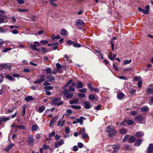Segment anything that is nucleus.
<instances>
[{
    "mask_svg": "<svg viewBox=\"0 0 153 153\" xmlns=\"http://www.w3.org/2000/svg\"><path fill=\"white\" fill-rule=\"evenodd\" d=\"M69 90L67 89H64L63 91V94L67 98H70L73 97V95L71 93H68Z\"/></svg>",
    "mask_w": 153,
    "mask_h": 153,
    "instance_id": "obj_4",
    "label": "nucleus"
},
{
    "mask_svg": "<svg viewBox=\"0 0 153 153\" xmlns=\"http://www.w3.org/2000/svg\"><path fill=\"white\" fill-rule=\"evenodd\" d=\"M146 92L148 93L152 94H153V88H149L147 90Z\"/></svg>",
    "mask_w": 153,
    "mask_h": 153,
    "instance_id": "obj_40",
    "label": "nucleus"
},
{
    "mask_svg": "<svg viewBox=\"0 0 153 153\" xmlns=\"http://www.w3.org/2000/svg\"><path fill=\"white\" fill-rule=\"evenodd\" d=\"M78 96L79 97L84 98L85 96V95L83 94L80 93L78 94Z\"/></svg>",
    "mask_w": 153,
    "mask_h": 153,
    "instance_id": "obj_54",
    "label": "nucleus"
},
{
    "mask_svg": "<svg viewBox=\"0 0 153 153\" xmlns=\"http://www.w3.org/2000/svg\"><path fill=\"white\" fill-rule=\"evenodd\" d=\"M135 135L136 137L140 138L144 136V133L142 131H138L135 133Z\"/></svg>",
    "mask_w": 153,
    "mask_h": 153,
    "instance_id": "obj_16",
    "label": "nucleus"
},
{
    "mask_svg": "<svg viewBox=\"0 0 153 153\" xmlns=\"http://www.w3.org/2000/svg\"><path fill=\"white\" fill-rule=\"evenodd\" d=\"M149 109V108L147 106L142 107L140 109L143 112L147 111H148Z\"/></svg>",
    "mask_w": 153,
    "mask_h": 153,
    "instance_id": "obj_36",
    "label": "nucleus"
},
{
    "mask_svg": "<svg viewBox=\"0 0 153 153\" xmlns=\"http://www.w3.org/2000/svg\"><path fill=\"white\" fill-rule=\"evenodd\" d=\"M33 98L32 96H27L25 98V100L27 102L33 100Z\"/></svg>",
    "mask_w": 153,
    "mask_h": 153,
    "instance_id": "obj_21",
    "label": "nucleus"
},
{
    "mask_svg": "<svg viewBox=\"0 0 153 153\" xmlns=\"http://www.w3.org/2000/svg\"><path fill=\"white\" fill-rule=\"evenodd\" d=\"M56 1V0H50L49 3L51 5L54 7H56L57 5V4L55 3Z\"/></svg>",
    "mask_w": 153,
    "mask_h": 153,
    "instance_id": "obj_24",
    "label": "nucleus"
},
{
    "mask_svg": "<svg viewBox=\"0 0 153 153\" xmlns=\"http://www.w3.org/2000/svg\"><path fill=\"white\" fill-rule=\"evenodd\" d=\"M129 136L128 135H125L123 139V142H124L126 141L127 139L129 137Z\"/></svg>",
    "mask_w": 153,
    "mask_h": 153,
    "instance_id": "obj_50",
    "label": "nucleus"
},
{
    "mask_svg": "<svg viewBox=\"0 0 153 153\" xmlns=\"http://www.w3.org/2000/svg\"><path fill=\"white\" fill-rule=\"evenodd\" d=\"M65 131L66 133L67 134H68L70 132V128L68 127H66L65 128Z\"/></svg>",
    "mask_w": 153,
    "mask_h": 153,
    "instance_id": "obj_59",
    "label": "nucleus"
},
{
    "mask_svg": "<svg viewBox=\"0 0 153 153\" xmlns=\"http://www.w3.org/2000/svg\"><path fill=\"white\" fill-rule=\"evenodd\" d=\"M58 45H59V44H56V45H53L52 46H53L52 47L53 48V49L54 50L56 49L58 47Z\"/></svg>",
    "mask_w": 153,
    "mask_h": 153,
    "instance_id": "obj_56",
    "label": "nucleus"
},
{
    "mask_svg": "<svg viewBox=\"0 0 153 153\" xmlns=\"http://www.w3.org/2000/svg\"><path fill=\"white\" fill-rule=\"evenodd\" d=\"M27 106L26 105H24L23 107L22 108V115L23 116H24L25 115V112H26V108L27 107Z\"/></svg>",
    "mask_w": 153,
    "mask_h": 153,
    "instance_id": "obj_28",
    "label": "nucleus"
},
{
    "mask_svg": "<svg viewBox=\"0 0 153 153\" xmlns=\"http://www.w3.org/2000/svg\"><path fill=\"white\" fill-rule=\"evenodd\" d=\"M78 100L76 99L70 101H69V103L71 105L74 104H76L78 103Z\"/></svg>",
    "mask_w": 153,
    "mask_h": 153,
    "instance_id": "obj_23",
    "label": "nucleus"
},
{
    "mask_svg": "<svg viewBox=\"0 0 153 153\" xmlns=\"http://www.w3.org/2000/svg\"><path fill=\"white\" fill-rule=\"evenodd\" d=\"M112 148L113 150L112 152V153H116L119 149V146L118 145H114L113 146Z\"/></svg>",
    "mask_w": 153,
    "mask_h": 153,
    "instance_id": "obj_13",
    "label": "nucleus"
},
{
    "mask_svg": "<svg viewBox=\"0 0 153 153\" xmlns=\"http://www.w3.org/2000/svg\"><path fill=\"white\" fill-rule=\"evenodd\" d=\"M45 76L43 75H41L40 76V79H37L33 83L34 84L40 83L42 82L45 80Z\"/></svg>",
    "mask_w": 153,
    "mask_h": 153,
    "instance_id": "obj_6",
    "label": "nucleus"
},
{
    "mask_svg": "<svg viewBox=\"0 0 153 153\" xmlns=\"http://www.w3.org/2000/svg\"><path fill=\"white\" fill-rule=\"evenodd\" d=\"M4 43V41L2 39H0V48L3 47V45Z\"/></svg>",
    "mask_w": 153,
    "mask_h": 153,
    "instance_id": "obj_57",
    "label": "nucleus"
},
{
    "mask_svg": "<svg viewBox=\"0 0 153 153\" xmlns=\"http://www.w3.org/2000/svg\"><path fill=\"white\" fill-rule=\"evenodd\" d=\"M71 107L73 109L76 110H79L81 108V107L80 105L76 106L75 105H72Z\"/></svg>",
    "mask_w": 153,
    "mask_h": 153,
    "instance_id": "obj_32",
    "label": "nucleus"
},
{
    "mask_svg": "<svg viewBox=\"0 0 153 153\" xmlns=\"http://www.w3.org/2000/svg\"><path fill=\"white\" fill-rule=\"evenodd\" d=\"M61 100V98H55L51 101V103L53 105H56L57 104V102L60 101Z\"/></svg>",
    "mask_w": 153,
    "mask_h": 153,
    "instance_id": "obj_14",
    "label": "nucleus"
},
{
    "mask_svg": "<svg viewBox=\"0 0 153 153\" xmlns=\"http://www.w3.org/2000/svg\"><path fill=\"white\" fill-rule=\"evenodd\" d=\"M66 42L69 45H71V44L73 45V44L74 43V42L71 40H68L66 41Z\"/></svg>",
    "mask_w": 153,
    "mask_h": 153,
    "instance_id": "obj_55",
    "label": "nucleus"
},
{
    "mask_svg": "<svg viewBox=\"0 0 153 153\" xmlns=\"http://www.w3.org/2000/svg\"><path fill=\"white\" fill-rule=\"evenodd\" d=\"M28 144L32 146L33 145L34 143V139L33 136L31 135L29 136V139L27 141Z\"/></svg>",
    "mask_w": 153,
    "mask_h": 153,
    "instance_id": "obj_9",
    "label": "nucleus"
},
{
    "mask_svg": "<svg viewBox=\"0 0 153 153\" xmlns=\"http://www.w3.org/2000/svg\"><path fill=\"white\" fill-rule=\"evenodd\" d=\"M85 119V118L83 117H81L77 119L74 121L73 123L74 124H76L78 123H79L80 125L82 124L84 120Z\"/></svg>",
    "mask_w": 153,
    "mask_h": 153,
    "instance_id": "obj_7",
    "label": "nucleus"
},
{
    "mask_svg": "<svg viewBox=\"0 0 153 153\" xmlns=\"http://www.w3.org/2000/svg\"><path fill=\"white\" fill-rule=\"evenodd\" d=\"M55 134V132L53 131L49 134V136L50 137H52L54 136V135Z\"/></svg>",
    "mask_w": 153,
    "mask_h": 153,
    "instance_id": "obj_63",
    "label": "nucleus"
},
{
    "mask_svg": "<svg viewBox=\"0 0 153 153\" xmlns=\"http://www.w3.org/2000/svg\"><path fill=\"white\" fill-rule=\"evenodd\" d=\"M33 43L34 44L33 45H32L31 44H30V47L33 49L35 51H39L40 49L37 48V47H39L40 45V44L39 42L36 41L34 42Z\"/></svg>",
    "mask_w": 153,
    "mask_h": 153,
    "instance_id": "obj_3",
    "label": "nucleus"
},
{
    "mask_svg": "<svg viewBox=\"0 0 153 153\" xmlns=\"http://www.w3.org/2000/svg\"><path fill=\"white\" fill-rule=\"evenodd\" d=\"M145 12H146V14H148V11L149 9V5H146L145 7Z\"/></svg>",
    "mask_w": 153,
    "mask_h": 153,
    "instance_id": "obj_43",
    "label": "nucleus"
},
{
    "mask_svg": "<svg viewBox=\"0 0 153 153\" xmlns=\"http://www.w3.org/2000/svg\"><path fill=\"white\" fill-rule=\"evenodd\" d=\"M135 140V137L133 136L131 137L129 139L128 142L129 143H132L134 142Z\"/></svg>",
    "mask_w": 153,
    "mask_h": 153,
    "instance_id": "obj_33",
    "label": "nucleus"
},
{
    "mask_svg": "<svg viewBox=\"0 0 153 153\" xmlns=\"http://www.w3.org/2000/svg\"><path fill=\"white\" fill-rule=\"evenodd\" d=\"M124 94L122 92L118 93L117 95V97L118 99L121 100L123 98Z\"/></svg>",
    "mask_w": 153,
    "mask_h": 153,
    "instance_id": "obj_22",
    "label": "nucleus"
},
{
    "mask_svg": "<svg viewBox=\"0 0 153 153\" xmlns=\"http://www.w3.org/2000/svg\"><path fill=\"white\" fill-rule=\"evenodd\" d=\"M9 120V117H2L0 120V124L2 122L8 120Z\"/></svg>",
    "mask_w": 153,
    "mask_h": 153,
    "instance_id": "obj_30",
    "label": "nucleus"
},
{
    "mask_svg": "<svg viewBox=\"0 0 153 153\" xmlns=\"http://www.w3.org/2000/svg\"><path fill=\"white\" fill-rule=\"evenodd\" d=\"M119 78L121 79L126 80L127 79V78L124 76H120L119 77Z\"/></svg>",
    "mask_w": 153,
    "mask_h": 153,
    "instance_id": "obj_61",
    "label": "nucleus"
},
{
    "mask_svg": "<svg viewBox=\"0 0 153 153\" xmlns=\"http://www.w3.org/2000/svg\"><path fill=\"white\" fill-rule=\"evenodd\" d=\"M135 121L139 123H144L145 122L143 120V117L141 115L137 116L135 119Z\"/></svg>",
    "mask_w": 153,
    "mask_h": 153,
    "instance_id": "obj_8",
    "label": "nucleus"
},
{
    "mask_svg": "<svg viewBox=\"0 0 153 153\" xmlns=\"http://www.w3.org/2000/svg\"><path fill=\"white\" fill-rule=\"evenodd\" d=\"M17 1L18 3L20 4H23L25 3V1L23 0H17Z\"/></svg>",
    "mask_w": 153,
    "mask_h": 153,
    "instance_id": "obj_51",
    "label": "nucleus"
},
{
    "mask_svg": "<svg viewBox=\"0 0 153 153\" xmlns=\"http://www.w3.org/2000/svg\"><path fill=\"white\" fill-rule=\"evenodd\" d=\"M78 145L79 147L80 148H82L83 146V144L80 142H79L78 143Z\"/></svg>",
    "mask_w": 153,
    "mask_h": 153,
    "instance_id": "obj_58",
    "label": "nucleus"
},
{
    "mask_svg": "<svg viewBox=\"0 0 153 153\" xmlns=\"http://www.w3.org/2000/svg\"><path fill=\"white\" fill-rule=\"evenodd\" d=\"M45 109V108L44 106H42L39 108L38 111L40 113H41L44 111Z\"/></svg>",
    "mask_w": 153,
    "mask_h": 153,
    "instance_id": "obj_37",
    "label": "nucleus"
},
{
    "mask_svg": "<svg viewBox=\"0 0 153 153\" xmlns=\"http://www.w3.org/2000/svg\"><path fill=\"white\" fill-rule=\"evenodd\" d=\"M0 67L2 69H10L11 68V65L10 64H1Z\"/></svg>",
    "mask_w": 153,
    "mask_h": 153,
    "instance_id": "obj_10",
    "label": "nucleus"
},
{
    "mask_svg": "<svg viewBox=\"0 0 153 153\" xmlns=\"http://www.w3.org/2000/svg\"><path fill=\"white\" fill-rule=\"evenodd\" d=\"M60 33L61 34L62 36L65 35L68 33L67 30L64 29H62L60 30Z\"/></svg>",
    "mask_w": 153,
    "mask_h": 153,
    "instance_id": "obj_26",
    "label": "nucleus"
},
{
    "mask_svg": "<svg viewBox=\"0 0 153 153\" xmlns=\"http://www.w3.org/2000/svg\"><path fill=\"white\" fill-rule=\"evenodd\" d=\"M5 77L6 78L11 81H15L16 80L15 78H13L12 76L10 75H6Z\"/></svg>",
    "mask_w": 153,
    "mask_h": 153,
    "instance_id": "obj_25",
    "label": "nucleus"
},
{
    "mask_svg": "<svg viewBox=\"0 0 153 153\" xmlns=\"http://www.w3.org/2000/svg\"><path fill=\"white\" fill-rule=\"evenodd\" d=\"M73 46L75 48H80L81 47V45L78 43H74Z\"/></svg>",
    "mask_w": 153,
    "mask_h": 153,
    "instance_id": "obj_47",
    "label": "nucleus"
},
{
    "mask_svg": "<svg viewBox=\"0 0 153 153\" xmlns=\"http://www.w3.org/2000/svg\"><path fill=\"white\" fill-rule=\"evenodd\" d=\"M72 111L70 109H68L67 110L66 112L67 113V114H64L63 115V116H64V115L66 116H68L70 115L72 113Z\"/></svg>",
    "mask_w": 153,
    "mask_h": 153,
    "instance_id": "obj_35",
    "label": "nucleus"
},
{
    "mask_svg": "<svg viewBox=\"0 0 153 153\" xmlns=\"http://www.w3.org/2000/svg\"><path fill=\"white\" fill-rule=\"evenodd\" d=\"M47 79L48 81L51 82L55 80V78L52 75H50L47 76Z\"/></svg>",
    "mask_w": 153,
    "mask_h": 153,
    "instance_id": "obj_17",
    "label": "nucleus"
},
{
    "mask_svg": "<svg viewBox=\"0 0 153 153\" xmlns=\"http://www.w3.org/2000/svg\"><path fill=\"white\" fill-rule=\"evenodd\" d=\"M86 88H84L82 89H79V91L81 92H85L86 91Z\"/></svg>",
    "mask_w": 153,
    "mask_h": 153,
    "instance_id": "obj_62",
    "label": "nucleus"
},
{
    "mask_svg": "<svg viewBox=\"0 0 153 153\" xmlns=\"http://www.w3.org/2000/svg\"><path fill=\"white\" fill-rule=\"evenodd\" d=\"M76 25L78 28L81 29L84 27V23L82 20L80 19H79L77 21Z\"/></svg>",
    "mask_w": 153,
    "mask_h": 153,
    "instance_id": "obj_5",
    "label": "nucleus"
},
{
    "mask_svg": "<svg viewBox=\"0 0 153 153\" xmlns=\"http://www.w3.org/2000/svg\"><path fill=\"white\" fill-rule=\"evenodd\" d=\"M64 143V141L63 140H61L59 141L55 142V147L57 148L60 146L62 145Z\"/></svg>",
    "mask_w": 153,
    "mask_h": 153,
    "instance_id": "obj_11",
    "label": "nucleus"
},
{
    "mask_svg": "<svg viewBox=\"0 0 153 153\" xmlns=\"http://www.w3.org/2000/svg\"><path fill=\"white\" fill-rule=\"evenodd\" d=\"M141 143V140L140 139H138L135 143V145L139 146Z\"/></svg>",
    "mask_w": 153,
    "mask_h": 153,
    "instance_id": "obj_31",
    "label": "nucleus"
},
{
    "mask_svg": "<svg viewBox=\"0 0 153 153\" xmlns=\"http://www.w3.org/2000/svg\"><path fill=\"white\" fill-rule=\"evenodd\" d=\"M131 60L130 59L129 60H126L124 61L123 63L125 65H126L130 63L131 62Z\"/></svg>",
    "mask_w": 153,
    "mask_h": 153,
    "instance_id": "obj_45",
    "label": "nucleus"
},
{
    "mask_svg": "<svg viewBox=\"0 0 153 153\" xmlns=\"http://www.w3.org/2000/svg\"><path fill=\"white\" fill-rule=\"evenodd\" d=\"M126 131L127 130L125 128L121 129L120 131V133L121 134H125L126 133Z\"/></svg>",
    "mask_w": 153,
    "mask_h": 153,
    "instance_id": "obj_48",
    "label": "nucleus"
},
{
    "mask_svg": "<svg viewBox=\"0 0 153 153\" xmlns=\"http://www.w3.org/2000/svg\"><path fill=\"white\" fill-rule=\"evenodd\" d=\"M88 98L91 101H93L95 99V98L94 95L93 94H91L89 95Z\"/></svg>",
    "mask_w": 153,
    "mask_h": 153,
    "instance_id": "obj_39",
    "label": "nucleus"
},
{
    "mask_svg": "<svg viewBox=\"0 0 153 153\" xmlns=\"http://www.w3.org/2000/svg\"><path fill=\"white\" fill-rule=\"evenodd\" d=\"M153 151V144L150 143L149 144V146L148 149V153H150Z\"/></svg>",
    "mask_w": 153,
    "mask_h": 153,
    "instance_id": "obj_19",
    "label": "nucleus"
},
{
    "mask_svg": "<svg viewBox=\"0 0 153 153\" xmlns=\"http://www.w3.org/2000/svg\"><path fill=\"white\" fill-rule=\"evenodd\" d=\"M18 128L20 129H22L23 130H26L25 127L23 125H20L18 126Z\"/></svg>",
    "mask_w": 153,
    "mask_h": 153,
    "instance_id": "obj_46",
    "label": "nucleus"
},
{
    "mask_svg": "<svg viewBox=\"0 0 153 153\" xmlns=\"http://www.w3.org/2000/svg\"><path fill=\"white\" fill-rule=\"evenodd\" d=\"M58 118V116L56 115L52 119L50 123V127H51L53 125V124L56 121Z\"/></svg>",
    "mask_w": 153,
    "mask_h": 153,
    "instance_id": "obj_12",
    "label": "nucleus"
},
{
    "mask_svg": "<svg viewBox=\"0 0 153 153\" xmlns=\"http://www.w3.org/2000/svg\"><path fill=\"white\" fill-rule=\"evenodd\" d=\"M14 146L13 143H11L8 145L5 148V150L6 152L9 151Z\"/></svg>",
    "mask_w": 153,
    "mask_h": 153,
    "instance_id": "obj_20",
    "label": "nucleus"
},
{
    "mask_svg": "<svg viewBox=\"0 0 153 153\" xmlns=\"http://www.w3.org/2000/svg\"><path fill=\"white\" fill-rule=\"evenodd\" d=\"M65 122V120H62V119H61L58 122L57 126H61V127H62L64 125Z\"/></svg>",
    "mask_w": 153,
    "mask_h": 153,
    "instance_id": "obj_18",
    "label": "nucleus"
},
{
    "mask_svg": "<svg viewBox=\"0 0 153 153\" xmlns=\"http://www.w3.org/2000/svg\"><path fill=\"white\" fill-rule=\"evenodd\" d=\"M106 131L108 135L110 137H112L117 133V131L114 129V127L112 126H108Z\"/></svg>",
    "mask_w": 153,
    "mask_h": 153,
    "instance_id": "obj_1",
    "label": "nucleus"
},
{
    "mask_svg": "<svg viewBox=\"0 0 153 153\" xmlns=\"http://www.w3.org/2000/svg\"><path fill=\"white\" fill-rule=\"evenodd\" d=\"M69 92H72L75 91V89L73 86H69Z\"/></svg>",
    "mask_w": 153,
    "mask_h": 153,
    "instance_id": "obj_44",
    "label": "nucleus"
},
{
    "mask_svg": "<svg viewBox=\"0 0 153 153\" xmlns=\"http://www.w3.org/2000/svg\"><path fill=\"white\" fill-rule=\"evenodd\" d=\"M40 42L41 43L44 44H47L48 43V42L47 40H42Z\"/></svg>",
    "mask_w": 153,
    "mask_h": 153,
    "instance_id": "obj_64",
    "label": "nucleus"
},
{
    "mask_svg": "<svg viewBox=\"0 0 153 153\" xmlns=\"http://www.w3.org/2000/svg\"><path fill=\"white\" fill-rule=\"evenodd\" d=\"M128 124L129 125H131L133 124L134 121L131 120H128L127 121Z\"/></svg>",
    "mask_w": 153,
    "mask_h": 153,
    "instance_id": "obj_49",
    "label": "nucleus"
},
{
    "mask_svg": "<svg viewBox=\"0 0 153 153\" xmlns=\"http://www.w3.org/2000/svg\"><path fill=\"white\" fill-rule=\"evenodd\" d=\"M79 134L82 135V138L84 139L88 137V134L85 133V129L84 128H82L81 130L79 131Z\"/></svg>",
    "mask_w": 153,
    "mask_h": 153,
    "instance_id": "obj_2",
    "label": "nucleus"
},
{
    "mask_svg": "<svg viewBox=\"0 0 153 153\" xmlns=\"http://www.w3.org/2000/svg\"><path fill=\"white\" fill-rule=\"evenodd\" d=\"M92 85V84L91 83H89L88 85V87L89 88L90 90L91 91H93V88L91 86Z\"/></svg>",
    "mask_w": 153,
    "mask_h": 153,
    "instance_id": "obj_52",
    "label": "nucleus"
},
{
    "mask_svg": "<svg viewBox=\"0 0 153 153\" xmlns=\"http://www.w3.org/2000/svg\"><path fill=\"white\" fill-rule=\"evenodd\" d=\"M132 70V68H125L123 69V71L126 72V71H130Z\"/></svg>",
    "mask_w": 153,
    "mask_h": 153,
    "instance_id": "obj_53",
    "label": "nucleus"
},
{
    "mask_svg": "<svg viewBox=\"0 0 153 153\" xmlns=\"http://www.w3.org/2000/svg\"><path fill=\"white\" fill-rule=\"evenodd\" d=\"M84 104L85 106V108L86 109H88L90 108L91 104L88 101L84 102Z\"/></svg>",
    "mask_w": 153,
    "mask_h": 153,
    "instance_id": "obj_15",
    "label": "nucleus"
},
{
    "mask_svg": "<svg viewBox=\"0 0 153 153\" xmlns=\"http://www.w3.org/2000/svg\"><path fill=\"white\" fill-rule=\"evenodd\" d=\"M71 82V80H69L66 83V84L65 85H64V86L63 87V89H64V90L66 89V88L68 86L69 84Z\"/></svg>",
    "mask_w": 153,
    "mask_h": 153,
    "instance_id": "obj_34",
    "label": "nucleus"
},
{
    "mask_svg": "<svg viewBox=\"0 0 153 153\" xmlns=\"http://www.w3.org/2000/svg\"><path fill=\"white\" fill-rule=\"evenodd\" d=\"M138 86L139 88H140L142 86V82L141 81H139L138 82Z\"/></svg>",
    "mask_w": 153,
    "mask_h": 153,
    "instance_id": "obj_60",
    "label": "nucleus"
},
{
    "mask_svg": "<svg viewBox=\"0 0 153 153\" xmlns=\"http://www.w3.org/2000/svg\"><path fill=\"white\" fill-rule=\"evenodd\" d=\"M17 10L20 12H23L28 11H29V10L28 9H18Z\"/></svg>",
    "mask_w": 153,
    "mask_h": 153,
    "instance_id": "obj_41",
    "label": "nucleus"
},
{
    "mask_svg": "<svg viewBox=\"0 0 153 153\" xmlns=\"http://www.w3.org/2000/svg\"><path fill=\"white\" fill-rule=\"evenodd\" d=\"M138 10L141 12L142 13H144V14H146V12H145V10H144V9H142L141 7H139L138 8Z\"/></svg>",
    "mask_w": 153,
    "mask_h": 153,
    "instance_id": "obj_42",
    "label": "nucleus"
},
{
    "mask_svg": "<svg viewBox=\"0 0 153 153\" xmlns=\"http://www.w3.org/2000/svg\"><path fill=\"white\" fill-rule=\"evenodd\" d=\"M47 74H51V68H46L44 70Z\"/></svg>",
    "mask_w": 153,
    "mask_h": 153,
    "instance_id": "obj_38",
    "label": "nucleus"
},
{
    "mask_svg": "<svg viewBox=\"0 0 153 153\" xmlns=\"http://www.w3.org/2000/svg\"><path fill=\"white\" fill-rule=\"evenodd\" d=\"M38 128V126L36 124H33L32 126L31 130L33 131L37 130Z\"/></svg>",
    "mask_w": 153,
    "mask_h": 153,
    "instance_id": "obj_27",
    "label": "nucleus"
},
{
    "mask_svg": "<svg viewBox=\"0 0 153 153\" xmlns=\"http://www.w3.org/2000/svg\"><path fill=\"white\" fill-rule=\"evenodd\" d=\"M83 84L81 82H78L76 84V88H82Z\"/></svg>",
    "mask_w": 153,
    "mask_h": 153,
    "instance_id": "obj_29",
    "label": "nucleus"
}]
</instances>
